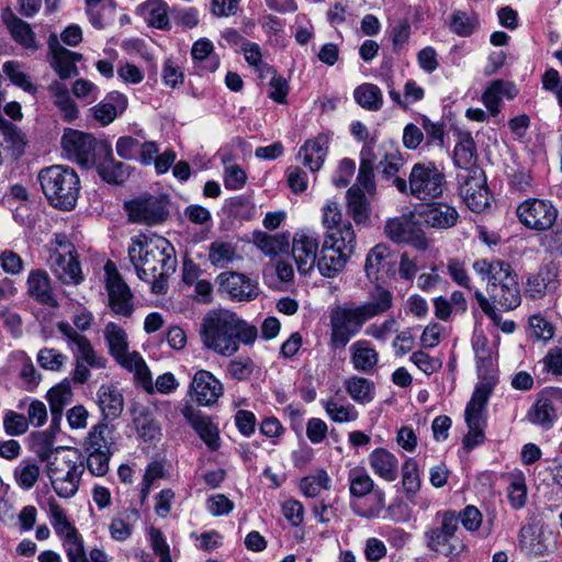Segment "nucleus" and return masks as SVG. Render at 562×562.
<instances>
[{"label": "nucleus", "instance_id": "2eb2a0df", "mask_svg": "<svg viewBox=\"0 0 562 562\" xmlns=\"http://www.w3.org/2000/svg\"><path fill=\"white\" fill-rule=\"evenodd\" d=\"M56 327L66 338L67 348L72 351L77 362H83L97 369L105 368L106 359L94 350L91 341L85 335L78 333L67 322H59Z\"/></svg>", "mask_w": 562, "mask_h": 562}, {"label": "nucleus", "instance_id": "c9c22d12", "mask_svg": "<svg viewBox=\"0 0 562 562\" xmlns=\"http://www.w3.org/2000/svg\"><path fill=\"white\" fill-rule=\"evenodd\" d=\"M48 92L53 98L55 106L58 109L61 119L66 122H74L79 116V109L66 85L60 81L54 80L48 85Z\"/></svg>", "mask_w": 562, "mask_h": 562}, {"label": "nucleus", "instance_id": "a18cd8bd", "mask_svg": "<svg viewBox=\"0 0 562 562\" xmlns=\"http://www.w3.org/2000/svg\"><path fill=\"white\" fill-rule=\"evenodd\" d=\"M237 258L236 245L224 239H216L209 246V260L212 266L224 269Z\"/></svg>", "mask_w": 562, "mask_h": 562}, {"label": "nucleus", "instance_id": "dca6fc26", "mask_svg": "<svg viewBox=\"0 0 562 562\" xmlns=\"http://www.w3.org/2000/svg\"><path fill=\"white\" fill-rule=\"evenodd\" d=\"M460 195L467 206L475 213L483 212L490 205V194L486 180L481 169H473L458 176Z\"/></svg>", "mask_w": 562, "mask_h": 562}, {"label": "nucleus", "instance_id": "39448f33", "mask_svg": "<svg viewBox=\"0 0 562 562\" xmlns=\"http://www.w3.org/2000/svg\"><path fill=\"white\" fill-rule=\"evenodd\" d=\"M42 191L56 209L72 210L79 196L80 180L76 171L64 165H53L38 172Z\"/></svg>", "mask_w": 562, "mask_h": 562}, {"label": "nucleus", "instance_id": "5fc2aeb1", "mask_svg": "<svg viewBox=\"0 0 562 562\" xmlns=\"http://www.w3.org/2000/svg\"><path fill=\"white\" fill-rule=\"evenodd\" d=\"M112 443V429L103 423H100L91 428L88 436L85 439L86 451H111L110 446Z\"/></svg>", "mask_w": 562, "mask_h": 562}, {"label": "nucleus", "instance_id": "bf43d9fd", "mask_svg": "<svg viewBox=\"0 0 562 562\" xmlns=\"http://www.w3.org/2000/svg\"><path fill=\"white\" fill-rule=\"evenodd\" d=\"M507 496L513 508L520 509L527 503L528 490L521 471L509 474Z\"/></svg>", "mask_w": 562, "mask_h": 562}, {"label": "nucleus", "instance_id": "b1692460", "mask_svg": "<svg viewBox=\"0 0 562 562\" xmlns=\"http://www.w3.org/2000/svg\"><path fill=\"white\" fill-rule=\"evenodd\" d=\"M48 265L56 278L64 284L78 285L83 281L76 252L61 254L59 249H53Z\"/></svg>", "mask_w": 562, "mask_h": 562}, {"label": "nucleus", "instance_id": "ea45409f", "mask_svg": "<svg viewBox=\"0 0 562 562\" xmlns=\"http://www.w3.org/2000/svg\"><path fill=\"white\" fill-rule=\"evenodd\" d=\"M385 508V492L376 487L373 492H371L367 498L352 501L351 509L352 512L359 516L367 519H374L380 517L381 513Z\"/></svg>", "mask_w": 562, "mask_h": 562}, {"label": "nucleus", "instance_id": "6e6552de", "mask_svg": "<svg viewBox=\"0 0 562 562\" xmlns=\"http://www.w3.org/2000/svg\"><path fill=\"white\" fill-rule=\"evenodd\" d=\"M457 514L453 510L437 512L434 524L424 531L425 546L437 555L453 559L465 550V544L457 536Z\"/></svg>", "mask_w": 562, "mask_h": 562}, {"label": "nucleus", "instance_id": "f3484780", "mask_svg": "<svg viewBox=\"0 0 562 562\" xmlns=\"http://www.w3.org/2000/svg\"><path fill=\"white\" fill-rule=\"evenodd\" d=\"M106 279V291L112 311L121 316L130 317L133 314V294L124 282L113 262L108 261L104 266Z\"/></svg>", "mask_w": 562, "mask_h": 562}, {"label": "nucleus", "instance_id": "79ce46f5", "mask_svg": "<svg viewBox=\"0 0 562 562\" xmlns=\"http://www.w3.org/2000/svg\"><path fill=\"white\" fill-rule=\"evenodd\" d=\"M116 362L124 369L134 373L135 379L146 389L151 390L150 371L137 351L126 350L122 357L115 358Z\"/></svg>", "mask_w": 562, "mask_h": 562}, {"label": "nucleus", "instance_id": "6ab92c4d", "mask_svg": "<svg viewBox=\"0 0 562 562\" xmlns=\"http://www.w3.org/2000/svg\"><path fill=\"white\" fill-rule=\"evenodd\" d=\"M94 138L79 131L67 128L61 137V147L70 160L83 167H90L94 162Z\"/></svg>", "mask_w": 562, "mask_h": 562}, {"label": "nucleus", "instance_id": "4be33fe9", "mask_svg": "<svg viewBox=\"0 0 562 562\" xmlns=\"http://www.w3.org/2000/svg\"><path fill=\"white\" fill-rule=\"evenodd\" d=\"M190 392L200 406H212L223 395L224 386L212 372L202 369L194 373Z\"/></svg>", "mask_w": 562, "mask_h": 562}, {"label": "nucleus", "instance_id": "f03ea898", "mask_svg": "<svg viewBox=\"0 0 562 562\" xmlns=\"http://www.w3.org/2000/svg\"><path fill=\"white\" fill-rule=\"evenodd\" d=\"M199 335L203 348L222 357H232L240 344H254L258 330L235 312L215 308L203 316Z\"/></svg>", "mask_w": 562, "mask_h": 562}, {"label": "nucleus", "instance_id": "4c0bfd02", "mask_svg": "<svg viewBox=\"0 0 562 562\" xmlns=\"http://www.w3.org/2000/svg\"><path fill=\"white\" fill-rule=\"evenodd\" d=\"M136 12L149 26L169 27L168 5L164 0H147L137 7Z\"/></svg>", "mask_w": 562, "mask_h": 562}, {"label": "nucleus", "instance_id": "09e8293b", "mask_svg": "<svg viewBox=\"0 0 562 562\" xmlns=\"http://www.w3.org/2000/svg\"><path fill=\"white\" fill-rule=\"evenodd\" d=\"M347 210L357 224H366L370 220L371 209L366 193L359 188H349L347 191Z\"/></svg>", "mask_w": 562, "mask_h": 562}, {"label": "nucleus", "instance_id": "774afa93", "mask_svg": "<svg viewBox=\"0 0 562 562\" xmlns=\"http://www.w3.org/2000/svg\"><path fill=\"white\" fill-rule=\"evenodd\" d=\"M72 397V391L68 383H60L47 392V400L53 414H60L64 406L69 404Z\"/></svg>", "mask_w": 562, "mask_h": 562}, {"label": "nucleus", "instance_id": "20e7f679", "mask_svg": "<svg viewBox=\"0 0 562 562\" xmlns=\"http://www.w3.org/2000/svg\"><path fill=\"white\" fill-rule=\"evenodd\" d=\"M474 271L486 280V292L504 310L516 308L521 301L517 274L510 265L501 261L477 260Z\"/></svg>", "mask_w": 562, "mask_h": 562}, {"label": "nucleus", "instance_id": "f8f14e48", "mask_svg": "<svg viewBox=\"0 0 562 562\" xmlns=\"http://www.w3.org/2000/svg\"><path fill=\"white\" fill-rule=\"evenodd\" d=\"M319 235L310 228H302L294 233L292 237V258L296 269L301 274H310L318 258Z\"/></svg>", "mask_w": 562, "mask_h": 562}, {"label": "nucleus", "instance_id": "13d9d810", "mask_svg": "<svg viewBox=\"0 0 562 562\" xmlns=\"http://www.w3.org/2000/svg\"><path fill=\"white\" fill-rule=\"evenodd\" d=\"M191 426L211 450L220 447L218 429L209 417L195 415L191 418Z\"/></svg>", "mask_w": 562, "mask_h": 562}, {"label": "nucleus", "instance_id": "0e129e2a", "mask_svg": "<svg viewBox=\"0 0 562 562\" xmlns=\"http://www.w3.org/2000/svg\"><path fill=\"white\" fill-rule=\"evenodd\" d=\"M41 475L40 467L32 461H22L14 470V479L16 484L25 490H31Z\"/></svg>", "mask_w": 562, "mask_h": 562}, {"label": "nucleus", "instance_id": "a878e982", "mask_svg": "<svg viewBox=\"0 0 562 562\" xmlns=\"http://www.w3.org/2000/svg\"><path fill=\"white\" fill-rule=\"evenodd\" d=\"M48 49L52 56L49 61L52 68L63 80L78 75L77 63L81 55L63 47L55 35L48 38Z\"/></svg>", "mask_w": 562, "mask_h": 562}, {"label": "nucleus", "instance_id": "2f4dec72", "mask_svg": "<svg viewBox=\"0 0 562 562\" xmlns=\"http://www.w3.org/2000/svg\"><path fill=\"white\" fill-rule=\"evenodd\" d=\"M517 94L516 86L502 79L494 80L482 94V102L490 115L496 116L501 111L504 99H514Z\"/></svg>", "mask_w": 562, "mask_h": 562}, {"label": "nucleus", "instance_id": "4468645a", "mask_svg": "<svg viewBox=\"0 0 562 562\" xmlns=\"http://www.w3.org/2000/svg\"><path fill=\"white\" fill-rule=\"evenodd\" d=\"M561 413L562 389L548 387L538 394L536 402L527 413V418L530 423L549 429Z\"/></svg>", "mask_w": 562, "mask_h": 562}, {"label": "nucleus", "instance_id": "393cba45", "mask_svg": "<svg viewBox=\"0 0 562 562\" xmlns=\"http://www.w3.org/2000/svg\"><path fill=\"white\" fill-rule=\"evenodd\" d=\"M2 22L12 40L29 52H36L41 45L30 23L16 16L10 8L2 12Z\"/></svg>", "mask_w": 562, "mask_h": 562}, {"label": "nucleus", "instance_id": "0eeeda50", "mask_svg": "<svg viewBox=\"0 0 562 562\" xmlns=\"http://www.w3.org/2000/svg\"><path fill=\"white\" fill-rule=\"evenodd\" d=\"M38 457L47 463V475L55 493L61 498L74 497L79 490L83 465L72 460L61 447L43 451Z\"/></svg>", "mask_w": 562, "mask_h": 562}, {"label": "nucleus", "instance_id": "6e6d98bb", "mask_svg": "<svg viewBox=\"0 0 562 562\" xmlns=\"http://www.w3.org/2000/svg\"><path fill=\"white\" fill-rule=\"evenodd\" d=\"M356 102L369 111H378L383 105V94L381 89L373 83H362L353 91Z\"/></svg>", "mask_w": 562, "mask_h": 562}, {"label": "nucleus", "instance_id": "72a5a7b5", "mask_svg": "<svg viewBox=\"0 0 562 562\" xmlns=\"http://www.w3.org/2000/svg\"><path fill=\"white\" fill-rule=\"evenodd\" d=\"M127 98L119 91L110 92L103 101L93 106L94 119L102 125H109L127 108Z\"/></svg>", "mask_w": 562, "mask_h": 562}, {"label": "nucleus", "instance_id": "aec40b11", "mask_svg": "<svg viewBox=\"0 0 562 562\" xmlns=\"http://www.w3.org/2000/svg\"><path fill=\"white\" fill-rule=\"evenodd\" d=\"M218 291L225 293L234 301H251L259 294L256 280L244 273L226 271L217 276Z\"/></svg>", "mask_w": 562, "mask_h": 562}, {"label": "nucleus", "instance_id": "052dcab7", "mask_svg": "<svg viewBox=\"0 0 562 562\" xmlns=\"http://www.w3.org/2000/svg\"><path fill=\"white\" fill-rule=\"evenodd\" d=\"M12 357L20 364L19 376L23 387L30 392L34 391L40 383L41 375L36 372L32 359L24 351H15Z\"/></svg>", "mask_w": 562, "mask_h": 562}, {"label": "nucleus", "instance_id": "cd10ccee", "mask_svg": "<svg viewBox=\"0 0 562 562\" xmlns=\"http://www.w3.org/2000/svg\"><path fill=\"white\" fill-rule=\"evenodd\" d=\"M356 233L349 221H345L342 226L331 227L325 232L323 243L325 249H331L333 251L351 258L356 249Z\"/></svg>", "mask_w": 562, "mask_h": 562}, {"label": "nucleus", "instance_id": "7ed1b4c3", "mask_svg": "<svg viewBox=\"0 0 562 562\" xmlns=\"http://www.w3.org/2000/svg\"><path fill=\"white\" fill-rule=\"evenodd\" d=\"M393 306V294L383 288H378L370 299L360 304L346 303L331 310L329 315L330 346L344 348L357 336L363 325Z\"/></svg>", "mask_w": 562, "mask_h": 562}, {"label": "nucleus", "instance_id": "c85d7f7f", "mask_svg": "<svg viewBox=\"0 0 562 562\" xmlns=\"http://www.w3.org/2000/svg\"><path fill=\"white\" fill-rule=\"evenodd\" d=\"M430 202L419 213L420 218L427 226L437 229H448L457 224L459 213L454 206L448 203Z\"/></svg>", "mask_w": 562, "mask_h": 562}, {"label": "nucleus", "instance_id": "7c9ffc66", "mask_svg": "<svg viewBox=\"0 0 562 562\" xmlns=\"http://www.w3.org/2000/svg\"><path fill=\"white\" fill-rule=\"evenodd\" d=\"M327 149L328 137L321 134L304 143L299 150L297 159H300L312 172H315L322 168L327 156Z\"/></svg>", "mask_w": 562, "mask_h": 562}, {"label": "nucleus", "instance_id": "473e14b6", "mask_svg": "<svg viewBox=\"0 0 562 562\" xmlns=\"http://www.w3.org/2000/svg\"><path fill=\"white\" fill-rule=\"evenodd\" d=\"M372 472L386 482H394L398 474L397 458L384 448H376L368 456Z\"/></svg>", "mask_w": 562, "mask_h": 562}, {"label": "nucleus", "instance_id": "49530a36", "mask_svg": "<svg viewBox=\"0 0 562 562\" xmlns=\"http://www.w3.org/2000/svg\"><path fill=\"white\" fill-rule=\"evenodd\" d=\"M349 396L358 404L366 405L375 396L374 383L366 378L353 375L345 381Z\"/></svg>", "mask_w": 562, "mask_h": 562}, {"label": "nucleus", "instance_id": "e2e57ef3", "mask_svg": "<svg viewBox=\"0 0 562 562\" xmlns=\"http://www.w3.org/2000/svg\"><path fill=\"white\" fill-rule=\"evenodd\" d=\"M98 172L109 183H122L128 177V167L109 157L98 166Z\"/></svg>", "mask_w": 562, "mask_h": 562}, {"label": "nucleus", "instance_id": "412c9836", "mask_svg": "<svg viewBox=\"0 0 562 562\" xmlns=\"http://www.w3.org/2000/svg\"><path fill=\"white\" fill-rule=\"evenodd\" d=\"M520 549L530 557H542L557 547V536L544 528L528 525L519 532Z\"/></svg>", "mask_w": 562, "mask_h": 562}, {"label": "nucleus", "instance_id": "bb28decb", "mask_svg": "<svg viewBox=\"0 0 562 562\" xmlns=\"http://www.w3.org/2000/svg\"><path fill=\"white\" fill-rule=\"evenodd\" d=\"M559 284L558 269L553 265H547L528 277L526 294L531 299H542L553 293Z\"/></svg>", "mask_w": 562, "mask_h": 562}, {"label": "nucleus", "instance_id": "a19ab883", "mask_svg": "<svg viewBox=\"0 0 562 562\" xmlns=\"http://www.w3.org/2000/svg\"><path fill=\"white\" fill-rule=\"evenodd\" d=\"M98 405L105 418H116L124 406L123 396L114 385H101L97 393Z\"/></svg>", "mask_w": 562, "mask_h": 562}, {"label": "nucleus", "instance_id": "58836bf2", "mask_svg": "<svg viewBox=\"0 0 562 562\" xmlns=\"http://www.w3.org/2000/svg\"><path fill=\"white\" fill-rule=\"evenodd\" d=\"M453 159L456 166L464 169L465 172L479 169L476 167L477 155L475 143L470 133L459 134L458 142L453 150Z\"/></svg>", "mask_w": 562, "mask_h": 562}, {"label": "nucleus", "instance_id": "864d4df0", "mask_svg": "<svg viewBox=\"0 0 562 562\" xmlns=\"http://www.w3.org/2000/svg\"><path fill=\"white\" fill-rule=\"evenodd\" d=\"M104 339L108 345L109 353L115 359L122 357L128 350V337L124 328L110 322L103 330Z\"/></svg>", "mask_w": 562, "mask_h": 562}, {"label": "nucleus", "instance_id": "680f3d73", "mask_svg": "<svg viewBox=\"0 0 562 562\" xmlns=\"http://www.w3.org/2000/svg\"><path fill=\"white\" fill-rule=\"evenodd\" d=\"M245 60L250 67H254L261 79L273 74V68L262 60L260 46L254 42H245L241 46Z\"/></svg>", "mask_w": 562, "mask_h": 562}, {"label": "nucleus", "instance_id": "ddd939ff", "mask_svg": "<svg viewBox=\"0 0 562 562\" xmlns=\"http://www.w3.org/2000/svg\"><path fill=\"white\" fill-rule=\"evenodd\" d=\"M488 387L474 390L465 408V422L469 428L463 443L472 449L484 441L485 406L488 401Z\"/></svg>", "mask_w": 562, "mask_h": 562}, {"label": "nucleus", "instance_id": "5701e85b", "mask_svg": "<svg viewBox=\"0 0 562 562\" xmlns=\"http://www.w3.org/2000/svg\"><path fill=\"white\" fill-rule=\"evenodd\" d=\"M384 232L395 243H407L420 250L428 248L424 232L405 216L389 220Z\"/></svg>", "mask_w": 562, "mask_h": 562}, {"label": "nucleus", "instance_id": "3c124183", "mask_svg": "<svg viewBox=\"0 0 562 562\" xmlns=\"http://www.w3.org/2000/svg\"><path fill=\"white\" fill-rule=\"evenodd\" d=\"M2 70L12 85L30 94H36L37 86L33 83L31 76L24 71L23 65L18 60H7Z\"/></svg>", "mask_w": 562, "mask_h": 562}, {"label": "nucleus", "instance_id": "c03bdc74", "mask_svg": "<svg viewBox=\"0 0 562 562\" xmlns=\"http://www.w3.org/2000/svg\"><path fill=\"white\" fill-rule=\"evenodd\" d=\"M480 27L479 15L470 10H454L449 16V29L458 36L468 37Z\"/></svg>", "mask_w": 562, "mask_h": 562}, {"label": "nucleus", "instance_id": "e433bc0d", "mask_svg": "<svg viewBox=\"0 0 562 562\" xmlns=\"http://www.w3.org/2000/svg\"><path fill=\"white\" fill-rule=\"evenodd\" d=\"M27 293L42 304L55 305L56 301L53 295L50 279L45 270L36 269L29 273Z\"/></svg>", "mask_w": 562, "mask_h": 562}, {"label": "nucleus", "instance_id": "a211bd4d", "mask_svg": "<svg viewBox=\"0 0 562 562\" xmlns=\"http://www.w3.org/2000/svg\"><path fill=\"white\" fill-rule=\"evenodd\" d=\"M130 220L134 223L157 225L168 216L167 202L164 196H142L125 203Z\"/></svg>", "mask_w": 562, "mask_h": 562}, {"label": "nucleus", "instance_id": "338daca9", "mask_svg": "<svg viewBox=\"0 0 562 562\" xmlns=\"http://www.w3.org/2000/svg\"><path fill=\"white\" fill-rule=\"evenodd\" d=\"M402 485L407 495H415L420 488L418 464L412 458L402 464Z\"/></svg>", "mask_w": 562, "mask_h": 562}, {"label": "nucleus", "instance_id": "9b49d317", "mask_svg": "<svg viewBox=\"0 0 562 562\" xmlns=\"http://www.w3.org/2000/svg\"><path fill=\"white\" fill-rule=\"evenodd\" d=\"M472 347L475 353L477 372L481 379L474 390H479L483 386L488 387L490 396L497 381L496 346L494 344H490L482 333H475L472 338Z\"/></svg>", "mask_w": 562, "mask_h": 562}, {"label": "nucleus", "instance_id": "f704fd0d", "mask_svg": "<svg viewBox=\"0 0 562 562\" xmlns=\"http://www.w3.org/2000/svg\"><path fill=\"white\" fill-rule=\"evenodd\" d=\"M321 405L327 416L337 424L355 422L359 417L356 407L338 393L321 400Z\"/></svg>", "mask_w": 562, "mask_h": 562}, {"label": "nucleus", "instance_id": "1a4fd4ad", "mask_svg": "<svg viewBox=\"0 0 562 562\" xmlns=\"http://www.w3.org/2000/svg\"><path fill=\"white\" fill-rule=\"evenodd\" d=\"M47 517L59 538L68 562H89L82 535L67 516L58 502L50 497L47 499Z\"/></svg>", "mask_w": 562, "mask_h": 562}, {"label": "nucleus", "instance_id": "f257e3e1", "mask_svg": "<svg viewBox=\"0 0 562 562\" xmlns=\"http://www.w3.org/2000/svg\"><path fill=\"white\" fill-rule=\"evenodd\" d=\"M175 249L162 236L137 234L131 238L128 258L137 277L150 283L151 292L162 294L167 291L166 277L175 271Z\"/></svg>", "mask_w": 562, "mask_h": 562}, {"label": "nucleus", "instance_id": "69168bd1", "mask_svg": "<svg viewBox=\"0 0 562 562\" xmlns=\"http://www.w3.org/2000/svg\"><path fill=\"white\" fill-rule=\"evenodd\" d=\"M351 188H359L360 192L367 193L370 196L375 194V182H374V171H373V161L370 158H362L359 173L357 177V183Z\"/></svg>", "mask_w": 562, "mask_h": 562}, {"label": "nucleus", "instance_id": "8fccbe9b", "mask_svg": "<svg viewBox=\"0 0 562 562\" xmlns=\"http://www.w3.org/2000/svg\"><path fill=\"white\" fill-rule=\"evenodd\" d=\"M350 496L362 499L373 492L376 486L370 474L362 468H353L348 474Z\"/></svg>", "mask_w": 562, "mask_h": 562}, {"label": "nucleus", "instance_id": "9d476101", "mask_svg": "<svg viewBox=\"0 0 562 562\" xmlns=\"http://www.w3.org/2000/svg\"><path fill=\"white\" fill-rule=\"evenodd\" d=\"M516 215L526 228L542 233L554 226L559 211L550 200L529 198L518 204Z\"/></svg>", "mask_w": 562, "mask_h": 562}, {"label": "nucleus", "instance_id": "c756f323", "mask_svg": "<svg viewBox=\"0 0 562 562\" xmlns=\"http://www.w3.org/2000/svg\"><path fill=\"white\" fill-rule=\"evenodd\" d=\"M350 362L355 370L372 373L379 363V352L371 341L359 339L349 347Z\"/></svg>", "mask_w": 562, "mask_h": 562}, {"label": "nucleus", "instance_id": "de8ad7c7", "mask_svg": "<svg viewBox=\"0 0 562 562\" xmlns=\"http://www.w3.org/2000/svg\"><path fill=\"white\" fill-rule=\"evenodd\" d=\"M255 246L266 256L276 257L289 246L288 234L270 235L265 232L254 233Z\"/></svg>", "mask_w": 562, "mask_h": 562}, {"label": "nucleus", "instance_id": "603ef678", "mask_svg": "<svg viewBox=\"0 0 562 562\" xmlns=\"http://www.w3.org/2000/svg\"><path fill=\"white\" fill-rule=\"evenodd\" d=\"M86 13L90 23L98 30H102L113 15V0H85Z\"/></svg>", "mask_w": 562, "mask_h": 562}, {"label": "nucleus", "instance_id": "423d86ee", "mask_svg": "<svg viewBox=\"0 0 562 562\" xmlns=\"http://www.w3.org/2000/svg\"><path fill=\"white\" fill-rule=\"evenodd\" d=\"M394 186L402 194L423 202L440 199L447 190L445 173L430 161L415 164L408 180L395 178Z\"/></svg>", "mask_w": 562, "mask_h": 562}, {"label": "nucleus", "instance_id": "37998d69", "mask_svg": "<svg viewBox=\"0 0 562 562\" xmlns=\"http://www.w3.org/2000/svg\"><path fill=\"white\" fill-rule=\"evenodd\" d=\"M349 259L350 258L345 255L333 251L331 249H325L323 246L315 267H317L318 272L324 278L331 279L344 271Z\"/></svg>", "mask_w": 562, "mask_h": 562}, {"label": "nucleus", "instance_id": "4d7b16f0", "mask_svg": "<svg viewBox=\"0 0 562 562\" xmlns=\"http://www.w3.org/2000/svg\"><path fill=\"white\" fill-rule=\"evenodd\" d=\"M331 487V479L324 469H318L313 474L303 477L300 482V490L306 497H316L323 491Z\"/></svg>", "mask_w": 562, "mask_h": 562}]
</instances>
